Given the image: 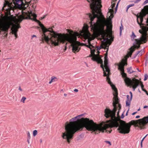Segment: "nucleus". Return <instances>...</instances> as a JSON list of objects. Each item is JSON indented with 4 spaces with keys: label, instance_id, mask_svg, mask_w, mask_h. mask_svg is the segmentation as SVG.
I'll list each match as a JSON object with an SVG mask.
<instances>
[{
    "label": "nucleus",
    "instance_id": "obj_1",
    "mask_svg": "<svg viewBox=\"0 0 148 148\" xmlns=\"http://www.w3.org/2000/svg\"><path fill=\"white\" fill-rule=\"evenodd\" d=\"M148 121H131L126 123L125 121H103L97 124L93 121H67V141L70 143L72 139L74 134L77 132L83 130L84 127L89 131L96 132L97 130L102 132H105L110 133L113 127H118L117 130L119 132L123 134L129 133L132 125L135 127H138L142 129L145 127Z\"/></svg>",
    "mask_w": 148,
    "mask_h": 148
},
{
    "label": "nucleus",
    "instance_id": "obj_2",
    "mask_svg": "<svg viewBox=\"0 0 148 148\" xmlns=\"http://www.w3.org/2000/svg\"><path fill=\"white\" fill-rule=\"evenodd\" d=\"M90 0L91 3L90 4V6L92 14H89V17L90 20V23L91 29L96 35H101L103 38L108 36V33L104 29L105 25L102 22V19L99 16H101L104 21H106L100 11L102 7L101 0Z\"/></svg>",
    "mask_w": 148,
    "mask_h": 148
},
{
    "label": "nucleus",
    "instance_id": "obj_3",
    "mask_svg": "<svg viewBox=\"0 0 148 148\" xmlns=\"http://www.w3.org/2000/svg\"><path fill=\"white\" fill-rule=\"evenodd\" d=\"M22 13L23 15H20L18 17L19 21L21 22L23 19H26L32 20L37 22L41 28L43 32L42 36L48 44L50 41L51 45L58 46L59 45V41H62L63 34L58 33L53 31L51 28H49L48 29L46 28L43 24L36 19V15L32 11L29 12L28 13L22 12Z\"/></svg>",
    "mask_w": 148,
    "mask_h": 148
},
{
    "label": "nucleus",
    "instance_id": "obj_4",
    "mask_svg": "<svg viewBox=\"0 0 148 148\" xmlns=\"http://www.w3.org/2000/svg\"><path fill=\"white\" fill-rule=\"evenodd\" d=\"M113 94L114 95L113 106L114 108L112 110L106 108L104 110V116L107 118L110 117L109 120H122L119 116V112L121 109V105L119 103V99L118 98V93L117 89H113Z\"/></svg>",
    "mask_w": 148,
    "mask_h": 148
},
{
    "label": "nucleus",
    "instance_id": "obj_5",
    "mask_svg": "<svg viewBox=\"0 0 148 148\" xmlns=\"http://www.w3.org/2000/svg\"><path fill=\"white\" fill-rule=\"evenodd\" d=\"M66 31L69 34H63V40L59 41V44L61 43H64L65 41L71 43L72 47V51L74 53L78 52L80 49V46L82 43L77 41V37L79 36L77 32H73V31L69 29Z\"/></svg>",
    "mask_w": 148,
    "mask_h": 148
},
{
    "label": "nucleus",
    "instance_id": "obj_6",
    "mask_svg": "<svg viewBox=\"0 0 148 148\" xmlns=\"http://www.w3.org/2000/svg\"><path fill=\"white\" fill-rule=\"evenodd\" d=\"M128 57L126 56L124 59H122L119 64H116L119 66L118 69L122 72L121 75L123 77H125L124 81L126 85H129L132 84V81L131 79L127 77V74L124 72V66L127 65V59Z\"/></svg>",
    "mask_w": 148,
    "mask_h": 148
},
{
    "label": "nucleus",
    "instance_id": "obj_7",
    "mask_svg": "<svg viewBox=\"0 0 148 148\" xmlns=\"http://www.w3.org/2000/svg\"><path fill=\"white\" fill-rule=\"evenodd\" d=\"M102 57V56H101V57L98 59V61L97 62L98 63H100L101 64V67L103 69V76H107L106 80L108 82V83L110 85L112 89H114L116 88V87L115 85L113 84L110 81V79L109 77V75H110V73H108L107 74L106 73V70H105L104 69V66L103 64V61L101 59V58Z\"/></svg>",
    "mask_w": 148,
    "mask_h": 148
},
{
    "label": "nucleus",
    "instance_id": "obj_8",
    "mask_svg": "<svg viewBox=\"0 0 148 148\" xmlns=\"http://www.w3.org/2000/svg\"><path fill=\"white\" fill-rule=\"evenodd\" d=\"M140 28L143 31V34L139 38L135 39L136 42L137 44H140L141 42H143L144 43H145L147 41V33L148 31V27L141 26Z\"/></svg>",
    "mask_w": 148,
    "mask_h": 148
},
{
    "label": "nucleus",
    "instance_id": "obj_9",
    "mask_svg": "<svg viewBox=\"0 0 148 148\" xmlns=\"http://www.w3.org/2000/svg\"><path fill=\"white\" fill-rule=\"evenodd\" d=\"M142 13H140L139 15H137V17L139 18L140 20V23H142L143 20V17L146 14H148V5H146L144 7V8L142 10Z\"/></svg>",
    "mask_w": 148,
    "mask_h": 148
},
{
    "label": "nucleus",
    "instance_id": "obj_10",
    "mask_svg": "<svg viewBox=\"0 0 148 148\" xmlns=\"http://www.w3.org/2000/svg\"><path fill=\"white\" fill-rule=\"evenodd\" d=\"M21 27L20 25L18 24H14L11 28L12 34H14L16 37V38L17 37V32L18 31V29Z\"/></svg>",
    "mask_w": 148,
    "mask_h": 148
},
{
    "label": "nucleus",
    "instance_id": "obj_11",
    "mask_svg": "<svg viewBox=\"0 0 148 148\" xmlns=\"http://www.w3.org/2000/svg\"><path fill=\"white\" fill-rule=\"evenodd\" d=\"M132 80V84L129 86H132L133 90L134 91L137 87L139 86L140 82L138 80L135 78H134ZM128 86H129V85Z\"/></svg>",
    "mask_w": 148,
    "mask_h": 148
},
{
    "label": "nucleus",
    "instance_id": "obj_12",
    "mask_svg": "<svg viewBox=\"0 0 148 148\" xmlns=\"http://www.w3.org/2000/svg\"><path fill=\"white\" fill-rule=\"evenodd\" d=\"M90 49L91 53L93 54V57L92 58V60L93 61L98 62V59L101 57V56L100 57L99 54H97L95 55V49H92L91 48Z\"/></svg>",
    "mask_w": 148,
    "mask_h": 148
},
{
    "label": "nucleus",
    "instance_id": "obj_13",
    "mask_svg": "<svg viewBox=\"0 0 148 148\" xmlns=\"http://www.w3.org/2000/svg\"><path fill=\"white\" fill-rule=\"evenodd\" d=\"M85 114H86V113H84L77 116V120H90L89 118H85Z\"/></svg>",
    "mask_w": 148,
    "mask_h": 148
},
{
    "label": "nucleus",
    "instance_id": "obj_14",
    "mask_svg": "<svg viewBox=\"0 0 148 148\" xmlns=\"http://www.w3.org/2000/svg\"><path fill=\"white\" fill-rule=\"evenodd\" d=\"M108 58H104V67L106 69V72H107L108 73H109L110 72V70L109 67V66L108 65Z\"/></svg>",
    "mask_w": 148,
    "mask_h": 148
},
{
    "label": "nucleus",
    "instance_id": "obj_15",
    "mask_svg": "<svg viewBox=\"0 0 148 148\" xmlns=\"http://www.w3.org/2000/svg\"><path fill=\"white\" fill-rule=\"evenodd\" d=\"M129 50H130V52H128L127 55L125 56L124 57V58H123V59H124L125 58V57L126 56H128V57L127 58H129V56H131V55H132V53L135 50V49H133L132 48V47H130L129 49Z\"/></svg>",
    "mask_w": 148,
    "mask_h": 148
},
{
    "label": "nucleus",
    "instance_id": "obj_16",
    "mask_svg": "<svg viewBox=\"0 0 148 148\" xmlns=\"http://www.w3.org/2000/svg\"><path fill=\"white\" fill-rule=\"evenodd\" d=\"M12 4V3H10L7 0H5L3 9V8H5L7 5L8 7H10Z\"/></svg>",
    "mask_w": 148,
    "mask_h": 148
},
{
    "label": "nucleus",
    "instance_id": "obj_17",
    "mask_svg": "<svg viewBox=\"0 0 148 148\" xmlns=\"http://www.w3.org/2000/svg\"><path fill=\"white\" fill-rule=\"evenodd\" d=\"M113 11V10L112 9H110V16H109V17L108 18V19L110 21H111V20L112 18H113L114 16L113 14L112 13V12Z\"/></svg>",
    "mask_w": 148,
    "mask_h": 148
},
{
    "label": "nucleus",
    "instance_id": "obj_18",
    "mask_svg": "<svg viewBox=\"0 0 148 148\" xmlns=\"http://www.w3.org/2000/svg\"><path fill=\"white\" fill-rule=\"evenodd\" d=\"M132 69V67L131 66L129 68H127V72L129 73V74H131L132 73H133L134 72H135V71H130Z\"/></svg>",
    "mask_w": 148,
    "mask_h": 148
},
{
    "label": "nucleus",
    "instance_id": "obj_19",
    "mask_svg": "<svg viewBox=\"0 0 148 148\" xmlns=\"http://www.w3.org/2000/svg\"><path fill=\"white\" fill-rule=\"evenodd\" d=\"M132 100H130V99L129 100H126V106H130V104L131 101Z\"/></svg>",
    "mask_w": 148,
    "mask_h": 148
},
{
    "label": "nucleus",
    "instance_id": "obj_20",
    "mask_svg": "<svg viewBox=\"0 0 148 148\" xmlns=\"http://www.w3.org/2000/svg\"><path fill=\"white\" fill-rule=\"evenodd\" d=\"M137 120H148V116H145L142 119H138Z\"/></svg>",
    "mask_w": 148,
    "mask_h": 148
},
{
    "label": "nucleus",
    "instance_id": "obj_21",
    "mask_svg": "<svg viewBox=\"0 0 148 148\" xmlns=\"http://www.w3.org/2000/svg\"><path fill=\"white\" fill-rule=\"evenodd\" d=\"M14 3L15 4H18L20 2L21 0H13Z\"/></svg>",
    "mask_w": 148,
    "mask_h": 148
},
{
    "label": "nucleus",
    "instance_id": "obj_22",
    "mask_svg": "<svg viewBox=\"0 0 148 148\" xmlns=\"http://www.w3.org/2000/svg\"><path fill=\"white\" fill-rule=\"evenodd\" d=\"M8 7L9 8H8L7 9H6L5 10L8 12H10V11L13 8L12 7H11V6L10 7Z\"/></svg>",
    "mask_w": 148,
    "mask_h": 148
},
{
    "label": "nucleus",
    "instance_id": "obj_23",
    "mask_svg": "<svg viewBox=\"0 0 148 148\" xmlns=\"http://www.w3.org/2000/svg\"><path fill=\"white\" fill-rule=\"evenodd\" d=\"M26 99V97H22L21 101L23 103H24L25 102V101Z\"/></svg>",
    "mask_w": 148,
    "mask_h": 148
},
{
    "label": "nucleus",
    "instance_id": "obj_24",
    "mask_svg": "<svg viewBox=\"0 0 148 148\" xmlns=\"http://www.w3.org/2000/svg\"><path fill=\"white\" fill-rule=\"evenodd\" d=\"M107 51H106V53L105 54L104 58H108V48H107Z\"/></svg>",
    "mask_w": 148,
    "mask_h": 148
},
{
    "label": "nucleus",
    "instance_id": "obj_25",
    "mask_svg": "<svg viewBox=\"0 0 148 148\" xmlns=\"http://www.w3.org/2000/svg\"><path fill=\"white\" fill-rule=\"evenodd\" d=\"M135 42H136V44L138 45V46H134V47L135 48H137V49H139L140 48V45L141 44V42H140V44H137L136 43V42L135 40Z\"/></svg>",
    "mask_w": 148,
    "mask_h": 148
},
{
    "label": "nucleus",
    "instance_id": "obj_26",
    "mask_svg": "<svg viewBox=\"0 0 148 148\" xmlns=\"http://www.w3.org/2000/svg\"><path fill=\"white\" fill-rule=\"evenodd\" d=\"M138 17H137V23H138V24L140 26V27L141 26H142L141 25H144V24L143 23H141L140 22H139L138 21Z\"/></svg>",
    "mask_w": 148,
    "mask_h": 148
},
{
    "label": "nucleus",
    "instance_id": "obj_27",
    "mask_svg": "<svg viewBox=\"0 0 148 148\" xmlns=\"http://www.w3.org/2000/svg\"><path fill=\"white\" fill-rule=\"evenodd\" d=\"M37 133H38L37 131L36 130H34L33 131V136H35L37 134Z\"/></svg>",
    "mask_w": 148,
    "mask_h": 148
},
{
    "label": "nucleus",
    "instance_id": "obj_28",
    "mask_svg": "<svg viewBox=\"0 0 148 148\" xmlns=\"http://www.w3.org/2000/svg\"><path fill=\"white\" fill-rule=\"evenodd\" d=\"M92 40V39L90 38L89 39H88V42L89 45H90L92 47H93V46L91 45L90 42V41Z\"/></svg>",
    "mask_w": 148,
    "mask_h": 148
},
{
    "label": "nucleus",
    "instance_id": "obj_29",
    "mask_svg": "<svg viewBox=\"0 0 148 148\" xmlns=\"http://www.w3.org/2000/svg\"><path fill=\"white\" fill-rule=\"evenodd\" d=\"M148 78V75L147 74H145L144 75V80H146Z\"/></svg>",
    "mask_w": 148,
    "mask_h": 148
},
{
    "label": "nucleus",
    "instance_id": "obj_30",
    "mask_svg": "<svg viewBox=\"0 0 148 148\" xmlns=\"http://www.w3.org/2000/svg\"><path fill=\"white\" fill-rule=\"evenodd\" d=\"M133 36V40H134V38L136 37V35L133 32H132V35L131 36V37L132 38V37Z\"/></svg>",
    "mask_w": 148,
    "mask_h": 148
},
{
    "label": "nucleus",
    "instance_id": "obj_31",
    "mask_svg": "<svg viewBox=\"0 0 148 148\" xmlns=\"http://www.w3.org/2000/svg\"><path fill=\"white\" fill-rule=\"evenodd\" d=\"M56 77L53 76L51 77V80L52 81V82H55V81L54 80V79H56Z\"/></svg>",
    "mask_w": 148,
    "mask_h": 148
},
{
    "label": "nucleus",
    "instance_id": "obj_32",
    "mask_svg": "<svg viewBox=\"0 0 148 148\" xmlns=\"http://www.w3.org/2000/svg\"><path fill=\"white\" fill-rule=\"evenodd\" d=\"M97 50H100L101 49H102V48H103V47L102 46H101L100 47H99V46H97Z\"/></svg>",
    "mask_w": 148,
    "mask_h": 148
},
{
    "label": "nucleus",
    "instance_id": "obj_33",
    "mask_svg": "<svg viewBox=\"0 0 148 148\" xmlns=\"http://www.w3.org/2000/svg\"><path fill=\"white\" fill-rule=\"evenodd\" d=\"M77 116H76L75 117L72 118L69 120H76L77 119Z\"/></svg>",
    "mask_w": 148,
    "mask_h": 148
},
{
    "label": "nucleus",
    "instance_id": "obj_34",
    "mask_svg": "<svg viewBox=\"0 0 148 148\" xmlns=\"http://www.w3.org/2000/svg\"><path fill=\"white\" fill-rule=\"evenodd\" d=\"M82 45H85L86 46V47L89 48L90 49H91V48L90 47V46H91L90 45H86L85 44H84L83 43H82Z\"/></svg>",
    "mask_w": 148,
    "mask_h": 148
},
{
    "label": "nucleus",
    "instance_id": "obj_35",
    "mask_svg": "<svg viewBox=\"0 0 148 148\" xmlns=\"http://www.w3.org/2000/svg\"><path fill=\"white\" fill-rule=\"evenodd\" d=\"M148 63V56L147 58L145 60V64L146 66H147V63Z\"/></svg>",
    "mask_w": 148,
    "mask_h": 148
},
{
    "label": "nucleus",
    "instance_id": "obj_36",
    "mask_svg": "<svg viewBox=\"0 0 148 148\" xmlns=\"http://www.w3.org/2000/svg\"><path fill=\"white\" fill-rule=\"evenodd\" d=\"M105 47H103V48L104 49H107V48H108V47L109 48V46H107V44H105Z\"/></svg>",
    "mask_w": 148,
    "mask_h": 148
},
{
    "label": "nucleus",
    "instance_id": "obj_37",
    "mask_svg": "<svg viewBox=\"0 0 148 148\" xmlns=\"http://www.w3.org/2000/svg\"><path fill=\"white\" fill-rule=\"evenodd\" d=\"M109 40V38L108 37H107L106 38L104 39L103 41L105 42H107Z\"/></svg>",
    "mask_w": 148,
    "mask_h": 148
},
{
    "label": "nucleus",
    "instance_id": "obj_38",
    "mask_svg": "<svg viewBox=\"0 0 148 148\" xmlns=\"http://www.w3.org/2000/svg\"><path fill=\"white\" fill-rule=\"evenodd\" d=\"M130 100H132V92L131 91L130 92Z\"/></svg>",
    "mask_w": 148,
    "mask_h": 148
},
{
    "label": "nucleus",
    "instance_id": "obj_39",
    "mask_svg": "<svg viewBox=\"0 0 148 148\" xmlns=\"http://www.w3.org/2000/svg\"><path fill=\"white\" fill-rule=\"evenodd\" d=\"M115 2H114L113 3H112V5H111L112 7V8H113L115 6Z\"/></svg>",
    "mask_w": 148,
    "mask_h": 148
},
{
    "label": "nucleus",
    "instance_id": "obj_40",
    "mask_svg": "<svg viewBox=\"0 0 148 148\" xmlns=\"http://www.w3.org/2000/svg\"><path fill=\"white\" fill-rule=\"evenodd\" d=\"M27 135L28 136L27 138H29V139H30V134L29 132H27Z\"/></svg>",
    "mask_w": 148,
    "mask_h": 148
},
{
    "label": "nucleus",
    "instance_id": "obj_41",
    "mask_svg": "<svg viewBox=\"0 0 148 148\" xmlns=\"http://www.w3.org/2000/svg\"><path fill=\"white\" fill-rule=\"evenodd\" d=\"M138 54L139 52H137L135 54L134 56V57L132 58H135Z\"/></svg>",
    "mask_w": 148,
    "mask_h": 148
},
{
    "label": "nucleus",
    "instance_id": "obj_42",
    "mask_svg": "<svg viewBox=\"0 0 148 148\" xmlns=\"http://www.w3.org/2000/svg\"><path fill=\"white\" fill-rule=\"evenodd\" d=\"M140 82L141 83V88H142V89H143V88H144V86L143 85V83L142 82H141V81H140Z\"/></svg>",
    "mask_w": 148,
    "mask_h": 148
},
{
    "label": "nucleus",
    "instance_id": "obj_43",
    "mask_svg": "<svg viewBox=\"0 0 148 148\" xmlns=\"http://www.w3.org/2000/svg\"><path fill=\"white\" fill-rule=\"evenodd\" d=\"M144 49H145V48H144L143 49H142L140 51H138L137 52H139V53H140V52H141L142 53V52H145V51L144 50Z\"/></svg>",
    "mask_w": 148,
    "mask_h": 148
},
{
    "label": "nucleus",
    "instance_id": "obj_44",
    "mask_svg": "<svg viewBox=\"0 0 148 148\" xmlns=\"http://www.w3.org/2000/svg\"><path fill=\"white\" fill-rule=\"evenodd\" d=\"M134 5V4H131L127 6L128 8H129L130 7H132Z\"/></svg>",
    "mask_w": 148,
    "mask_h": 148
},
{
    "label": "nucleus",
    "instance_id": "obj_45",
    "mask_svg": "<svg viewBox=\"0 0 148 148\" xmlns=\"http://www.w3.org/2000/svg\"><path fill=\"white\" fill-rule=\"evenodd\" d=\"M147 3H148V0H145L144 2L143 5H145Z\"/></svg>",
    "mask_w": 148,
    "mask_h": 148
},
{
    "label": "nucleus",
    "instance_id": "obj_46",
    "mask_svg": "<svg viewBox=\"0 0 148 148\" xmlns=\"http://www.w3.org/2000/svg\"><path fill=\"white\" fill-rule=\"evenodd\" d=\"M139 32L142 34V35H143V31L142 30V31L141 30H139Z\"/></svg>",
    "mask_w": 148,
    "mask_h": 148
},
{
    "label": "nucleus",
    "instance_id": "obj_47",
    "mask_svg": "<svg viewBox=\"0 0 148 148\" xmlns=\"http://www.w3.org/2000/svg\"><path fill=\"white\" fill-rule=\"evenodd\" d=\"M46 16V15H44L42 17H41L40 18V20H42L43 19H44L45 17Z\"/></svg>",
    "mask_w": 148,
    "mask_h": 148
},
{
    "label": "nucleus",
    "instance_id": "obj_48",
    "mask_svg": "<svg viewBox=\"0 0 148 148\" xmlns=\"http://www.w3.org/2000/svg\"><path fill=\"white\" fill-rule=\"evenodd\" d=\"M32 1L31 0V1H30L29 2H27L26 1H25V3L27 4H28V5H29V4H30V3H31Z\"/></svg>",
    "mask_w": 148,
    "mask_h": 148
},
{
    "label": "nucleus",
    "instance_id": "obj_49",
    "mask_svg": "<svg viewBox=\"0 0 148 148\" xmlns=\"http://www.w3.org/2000/svg\"><path fill=\"white\" fill-rule=\"evenodd\" d=\"M105 142L106 143L109 144L110 145H111V142L110 141H105Z\"/></svg>",
    "mask_w": 148,
    "mask_h": 148
},
{
    "label": "nucleus",
    "instance_id": "obj_50",
    "mask_svg": "<svg viewBox=\"0 0 148 148\" xmlns=\"http://www.w3.org/2000/svg\"><path fill=\"white\" fill-rule=\"evenodd\" d=\"M110 37L111 38V40L112 41H113V39H114V37L112 36L111 34H110Z\"/></svg>",
    "mask_w": 148,
    "mask_h": 148
},
{
    "label": "nucleus",
    "instance_id": "obj_51",
    "mask_svg": "<svg viewBox=\"0 0 148 148\" xmlns=\"http://www.w3.org/2000/svg\"><path fill=\"white\" fill-rule=\"evenodd\" d=\"M123 26L122 24V23H121V25L120 27V28H119L120 30H121V29L122 30V29H123Z\"/></svg>",
    "mask_w": 148,
    "mask_h": 148
},
{
    "label": "nucleus",
    "instance_id": "obj_52",
    "mask_svg": "<svg viewBox=\"0 0 148 148\" xmlns=\"http://www.w3.org/2000/svg\"><path fill=\"white\" fill-rule=\"evenodd\" d=\"M141 0H136L134 1V3H136L140 1Z\"/></svg>",
    "mask_w": 148,
    "mask_h": 148
},
{
    "label": "nucleus",
    "instance_id": "obj_53",
    "mask_svg": "<svg viewBox=\"0 0 148 148\" xmlns=\"http://www.w3.org/2000/svg\"><path fill=\"white\" fill-rule=\"evenodd\" d=\"M125 116L124 115L123 113L121 115V118L122 119H123L124 117Z\"/></svg>",
    "mask_w": 148,
    "mask_h": 148
},
{
    "label": "nucleus",
    "instance_id": "obj_54",
    "mask_svg": "<svg viewBox=\"0 0 148 148\" xmlns=\"http://www.w3.org/2000/svg\"><path fill=\"white\" fill-rule=\"evenodd\" d=\"M21 2V5H24V3L23 2V0H21V1H20Z\"/></svg>",
    "mask_w": 148,
    "mask_h": 148
},
{
    "label": "nucleus",
    "instance_id": "obj_55",
    "mask_svg": "<svg viewBox=\"0 0 148 148\" xmlns=\"http://www.w3.org/2000/svg\"><path fill=\"white\" fill-rule=\"evenodd\" d=\"M148 135V134H147L143 138V139L141 141V142H142V143H143V140H144V139H145V138H146V137Z\"/></svg>",
    "mask_w": 148,
    "mask_h": 148
},
{
    "label": "nucleus",
    "instance_id": "obj_56",
    "mask_svg": "<svg viewBox=\"0 0 148 148\" xmlns=\"http://www.w3.org/2000/svg\"><path fill=\"white\" fill-rule=\"evenodd\" d=\"M129 95H127V100H129L130 99H129Z\"/></svg>",
    "mask_w": 148,
    "mask_h": 148
},
{
    "label": "nucleus",
    "instance_id": "obj_57",
    "mask_svg": "<svg viewBox=\"0 0 148 148\" xmlns=\"http://www.w3.org/2000/svg\"><path fill=\"white\" fill-rule=\"evenodd\" d=\"M74 92H78V89H75L74 90Z\"/></svg>",
    "mask_w": 148,
    "mask_h": 148
},
{
    "label": "nucleus",
    "instance_id": "obj_58",
    "mask_svg": "<svg viewBox=\"0 0 148 148\" xmlns=\"http://www.w3.org/2000/svg\"><path fill=\"white\" fill-rule=\"evenodd\" d=\"M93 54L91 53V54L89 55V57H93Z\"/></svg>",
    "mask_w": 148,
    "mask_h": 148
},
{
    "label": "nucleus",
    "instance_id": "obj_59",
    "mask_svg": "<svg viewBox=\"0 0 148 148\" xmlns=\"http://www.w3.org/2000/svg\"><path fill=\"white\" fill-rule=\"evenodd\" d=\"M18 90H20V91H22V89L21 88V87L20 86H19V88H18Z\"/></svg>",
    "mask_w": 148,
    "mask_h": 148
},
{
    "label": "nucleus",
    "instance_id": "obj_60",
    "mask_svg": "<svg viewBox=\"0 0 148 148\" xmlns=\"http://www.w3.org/2000/svg\"><path fill=\"white\" fill-rule=\"evenodd\" d=\"M148 107V106H145L144 107H143V108H147Z\"/></svg>",
    "mask_w": 148,
    "mask_h": 148
},
{
    "label": "nucleus",
    "instance_id": "obj_61",
    "mask_svg": "<svg viewBox=\"0 0 148 148\" xmlns=\"http://www.w3.org/2000/svg\"><path fill=\"white\" fill-rule=\"evenodd\" d=\"M140 117V116L139 115H137V116H136V119L139 118Z\"/></svg>",
    "mask_w": 148,
    "mask_h": 148
},
{
    "label": "nucleus",
    "instance_id": "obj_62",
    "mask_svg": "<svg viewBox=\"0 0 148 148\" xmlns=\"http://www.w3.org/2000/svg\"><path fill=\"white\" fill-rule=\"evenodd\" d=\"M137 112H133L132 114V115H134Z\"/></svg>",
    "mask_w": 148,
    "mask_h": 148
},
{
    "label": "nucleus",
    "instance_id": "obj_63",
    "mask_svg": "<svg viewBox=\"0 0 148 148\" xmlns=\"http://www.w3.org/2000/svg\"><path fill=\"white\" fill-rule=\"evenodd\" d=\"M118 4L117 3L116 4V8H115V9L116 10L117 8V7H118Z\"/></svg>",
    "mask_w": 148,
    "mask_h": 148
},
{
    "label": "nucleus",
    "instance_id": "obj_64",
    "mask_svg": "<svg viewBox=\"0 0 148 148\" xmlns=\"http://www.w3.org/2000/svg\"><path fill=\"white\" fill-rule=\"evenodd\" d=\"M29 139H29V138H27V141L28 143L29 144V143H30L29 141Z\"/></svg>",
    "mask_w": 148,
    "mask_h": 148
}]
</instances>
